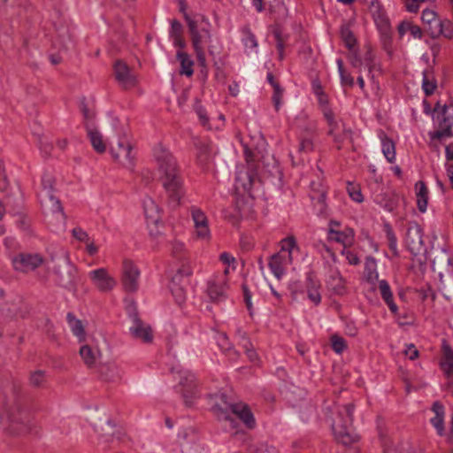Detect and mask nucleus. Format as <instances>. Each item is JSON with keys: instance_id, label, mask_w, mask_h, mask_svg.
<instances>
[{"instance_id": "obj_1", "label": "nucleus", "mask_w": 453, "mask_h": 453, "mask_svg": "<svg viewBox=\"0 0 453 453\" xmlns=\"http://www.w3.org/2000/svg\"><path fill=\"white\" fill-rule=\"evenodd\" d=\"M153 158L169 204L172 207L179 206L185 195V189L176 158L162 144L154 148Z\"/></svg>"}, {"instance_id": "obj_2", "label": "nucleus", "mask_w": 453, "mask_h": 453, "mask_svg": "<svg viewBox=\"0 0 453 453\" xmlns=\"http://www.w3.org/2000/svg\"><path fill=\"white\" fill-rule=\"evenodd\" d=\"M185 19L188 22L192 46L197 61L201 66L206 67L205 48H208L210 54H213V50L210 46L211 41V24L203 16L190 19L185 14Z\"/></svg>"}, {"instance_id": "obj_3", "label": "nucleus", "mask_w": 453, "mask_h": 453, "mask_svg": "<svg viewBox=\"0 0 453 453\" xmlns=\"http://www.w3.org/2000/svg\"><path fill=\"white\" fill-rule=\"evenodd\" d=\"M212 411L219 420L229 422L232 428L235 427L234 416L242 420L247 427L253 428L255 426L254 416L248 406L242 403H230L224 394L217 397Z\"/></svg>"}, {"instance_id": "obj_4", "label": "nucleus", "mask_w": 453, "mask_h": 453, "mask_svg": "<svg viewBox=\"0 0 453 453\" xmlns=\"http://www.w3.org/2000/svg\"><path fill=\"white\" fill-rule=\"evenodd\" d=\"M280 251L269 257L268 266L276 279L280 280L286 273L288 265L292 263L293 255L299 252L296 238L292 235L282 239Z\"/></svg>"}, {"instance_id": "obj_5", "label": "nucleus", "mask_w": 453, "mask_h": 453, "mask_svg": "<svg viewBox=\"0 0 453 453\" xmlns=\"http://www.w3.org/2000/svg\"><path fill=\"white\" fill-rule=\"evenodd\" d=\"M353 406L347 404L338 411L333 421V431L336 440L343 445H350L358 441V435L351 428Z\"/></svg>"}, {"instance_id": "obj_6", "label": "nucleus", "mask_w": 453, "mask_h": 453, "mask_svg": "<svg viewBox=\"0 0 453 453\" xmlns=\"http://www.w3.org/2000/svg\"><path fill=\"white\" fill-rule=\"evenodd\" d=\"M54 280L61 288L74 291L78 282L77 268L71 262L69 253L61 251L58 263L52 268Z\"/></svg>"}, {"instance_id": "obj_7", "label": "nucleus", "mask_w": 453, "mask_h": 453, "mask_svg": "<svg viewBox=\"0 0 453 453\" xmlns=\"http://www.w3.org/2000/svg\"><path fill=\"white\" fill-rule=\"evenodd\" d=\"M140 270L131 260L125 259L122 265L121 283L127 292H135L139 287Z\"/></svg>"}, {"instance_id": "obj_8", "label": "nucleus", "mask_w": 453, "mask_h": 453, "mask_svg": "<svg viewBox=\"0 0 453 453\" xmlns=\"http://www.w3.org/2000/svg\"><path fill=\"white\" fill-rule=\"evenodd\" d=\"M111 154L113 158L127 168H132L135 154L132 145L124 140L119 141L116 146L111 148Z\"/></svg>"}, {"instance_id": "obj_9", "label": "nucleus", "mask_w": 453, "mask_h": 453, "mask_svg": "<svg viewBox=\"0 0 453 453\" xmlns=\"http://www.w3.org/2000/svg\"><path fill=\"white\" fill-rule=\"evenodd\" d=\"M114 75L119 84L125 89L133 88L137 84L135 73L122 60L115 62Z\"/></svg>"}, {"instance_id": "obj_10", "label": "nucleus", "mask_w": 453, "mask_h": 453, "mask_svg": "<svg viewBox=\"0 0 453 453\" xmlns=\"http://www.w3.org/2000/svg\"><path fill=\"white\" fill-rule=\"evenodd\" d=\"M176 372L179 375L180 385L182 387L181 394L184 403L190 407L194 403L193 400L196 397L195 376L186 370H178Z\"/></svg>"}, {"instance_id": "obj_11", "label": "nucleus", "mask_w": 453, "mask_h": 453, "mask_svg": "<svg viewBox=\"0 0 453 453\" xmlns=\"http://www.w3.org/2000/svg\"><path fill=\"white\" fill-rule=\"evenodd\" d=\"M191 217L194 222L196 238L201 241L208 242L211 239V231L205 213L197 207H192Z\"/></svg>"}, {"instance_id": "obj_12", "label": "nucleus", "mask_w": 453, "mask_h": 453, "mask_svg": "<svg viewBox=\"0 0 453 453\" xmlns=\"http://www.w3.org/2000/svg\"><path fill=\"white\" fill-rule=\"evenodd\" d=\"M406 244L409 250L414 255H419L426 250L422 229L418 224L414 223L409 226L406 233Z\"/></svg>"}, {"instance_id": "obj_13", "label": "nucleus", "mask_w": 453, "mask_h": 453, "mask_svg": "<svg viewBox=\"0 0 453 453\" xmlns=\"http://www.w3.org/2000/svg\"><path fill=\"white\" fill-rule=\"evenodd\" d=\"M324 116L329 126V134L334 136L336 142L350 140V130H347L344 124L336 119L331 110H325Z\"/></svg>"}, {"instance_id": "obj_14", "label": "nucleus", "mask_w": 453, "mask_h": 453, "mask_svg": "<svg viewBox=\"0 0 453 453\" xmlns=\"http://www.w3.org/2000/svg\"><path fill=\"white\" fill-rule=\"evenodd\" d=\"M436 120L438 122V130L432 134L433 139H441L444 137H449L453 134L452 127H453V110L450 112L449 108H443L441 112L438 113L436 116Z\"/></svg>"}, {"instance_id": "obj_15", "label": "nucleus", "mask_w": 453, "mask_h": 453, "mask_svg": "<svg viewBox=\"0 0 453 453\" xmlns=\"http://www.w3.org/2000/svg\"><path fill=\"white\" fill-rule=\"evenodd\" d=\"M226 278L217 276L208 281L206 293L211 302L219 303L226 298Z\"/></svg>"}, {"instance_id": "obj_16", "label": "nucleus", "mask_w": 453, "mask_h": 453, "mask_svg": "<svg viewBox=\"0 0 453 453\" xmlns=\"http://www.w3.org/2000/svg\"><path fill=\"white\" fill-rule=\"evenodd\" d=\"M92 283L103 292L111 290L116 286V280L108 273L105 268H98L88 273Z\"/></svg>"}, {"instance_id": "obj_17", "label": "nucleus", "mask_w": 453, "mask_h": 453, "mask_svg": "<svg viewBox=\"0 0 453 453\" xmlns=\"http://www.w3.org/2000/svg\"><path fill=\"white\" fill-rule=\"evenodd\" d=\"M42 263L39 255L19 254L12 258V264L17 271L28 272L35 270Z\"/></svg>"}, {"instance_id": "obj_18", "label": "nucleus", "mask_w": 453, "mask_h": 453, "mask_svg": "<svg viewBox=\"0 0 453 453\" xmlns=\"http://www.w3.org/2000/svg\"><path fill=\"white\" fill-rule=\"evenodd\" d=\"M132 326L130 332L132 335L144 342H151L153 339L152 331L149 325L143 323L135 313L131 315Z\"/></svg>"}, {"instance_id": "obj_19", "label": "nucleus", "mask_w": 453, "mask_h": 453, "mask_svg": "<svg viewBox=\"0 0 453 453\" xmlns=\"http://www.w3.org/2000/svg\"><path fill=\"white\" fill-rule=\"evenodd\" d=\"M41 203L46 211L56 215L57 219H64L65 215L60 201L55 197L50 190H47L46 194L39 195Z\"/></svg>"}, {"instance_id": "obj_20", "label": "nucleus", "mask_w": 453, "mask_h": 453, "mask_svg": "<svg viewBox=\"0 0 453 453\" xmlns=\"http://www.w3.org/2000/svg\"><path fill=\"white\" fill-rule=\"evenodd\" d=\"M80 356L88 367H93L101 357V351L92 342H86L80 348Z\"/></svg>"}, {"instance_id": "obj_21", "label": "nucleus", "mask_w": 453, "mask_h": 453, "mask_svg": "<svg viewBox=\"0 0 453 453\" xmlns=\"http://www.w3.org/2000/svg\"><path fill=\"white\" fill-rule=\"evenodd\" d=\"M180 275H174L172 278L170 283V290L179 304H181L187 296V288L188 285V280L182 279L179 280Z\"/></svg>"}, {"instance_id": "obj_22", "label": "nucleus", "mask_w": 453, "mask_h": 453, "mask_svg": "<svg viewBox=\"0 0 453 453\" xmlns=\"http://www.w3.org/2000/svg\"><path fill=\"white\" fill-rule=\"evenodd\" d=\"M328 239L342 243L344 248L351 246L354 242V231L351 228H345L343 231L330 227Z\"/></svg>"}, {"instance_id": "obj_23", "label": "nucleus", "mask_w": 453, "mask_h": 453, "mask_svg": "<svg viewBox=\"0 0 453 453\" xmlns=\"http://www.w3.org/2000/svg\"><path fill=\"white\" fill-rule=\"evenodd\" d=\"M422 21L428 26L427 29L433 38L440 36L441 29L439 28L440 19L434 11L426 9L422 12Z\"/></svg>"}, {"instance_id": "obj_24", "label": "nucleus", "mask_w": 453, "mask_h": 453, "mask_svg": "<svg viewBox=\"0 0 453 453\" xmlns=\"http://www.w3.org/2000/svg\"><path fill=\"white\" fill-rule=\"evenodd\" d=\"M7 419L8 422L10 423L9 428L11 430V433L15 434H20L27 431V427L26 426L27 418L23 413H20L19 411H18L17 413L12 412L8 414Z\"/></svg>"}, {"instance_id": "obj_25", "label": "nucleus", "mask_w": 453, "mask_h": 453, "mask_svg": "<svg viewBox=\"0 0 453 453\" xmlns=\"http://www.w3.org/2000/svg\"><path fill=\"white\" fill-rule=\"evenodd\" d=\"M256 180L254 173L250 169H242L238 171L235 179V187L237 189L250 191Z\"/></svg>"}, {"instance_id": "obj_26", "label": "nucleus", "mask_w": 453, "mask_h": 453, "mask_svg": "<svg viewBox=\"0 0 453 453\" xmlns=\"http://www.w3.org/2000/svg\"><path fill=\"white\" fill-rule=\"evenodd\" d=\"M444 358L441 363V369L443 370L449 382L448 387H453V350L448 347L443 348Z\"/></svg>"}, {"instance_id": "obj_27", "label": "nucleus", "mask_w": 453, "mask_h": 453, "mask_svg": "<svg viewBox=\"0 0 453 453\" xmlns=\"http://www.w3.org/2000/svg\"><path fill=\"white\" fill-rule=\"evenodd\" d=\"M432 411L434 413V417L431 418V424L436 429L437 434L440 436L444 434V407L439 402H435L433 404Z\"/></svg>"}, {"instance_id": "obj_28", "label": "nucleus", "mask_w": 453, "mask_h": 453, "mask_svg": "<svg viewBox=\"0 0 453 453\" xmlns=\"http://www.w3.org/2000/svg\"><path fill=\"white\" fill-rule=\"evenodd\" d=\"M314 129L313 124H309V127L307 132L302 133L300 136V143L298 146V153L299 154H307L314 150L313 143V134L312 131Z\"/></svg>"}, {"instance_id": "obj_29", "label": "nucleus", "mask_w": 453, "mask_h": 453, "mask_svg": "<svg viewBox=\"0 0 453 453\" xmlns=\"http://www.w3.org/2000/svg\"><path fill=\"white\" fill-rule=\"evenodd\" d=\"M143 209L149 222L157 224L160 220V210L153 199L150 197L144 199Z\"/></svg>"}, {"instance_id": "obj_30", "label": "nucleus", "mask_w": 453, "mask_h": 453, "mask_svg": "<svg viewBox=\"0 0 453 453\" xmlns=\"http://www.w3.org/2000/svg\"><path fill=\"white\" fill-rule=\"evenodd\" d=\"M88 136L93 149L97 153H104L106 150V144L102 134L96 128L87 126Z\"/></svg>"}, {"instance_id": "obj_31", "label": "nucleus", "mask_w": 453, "mask_h": 453, "mask_svg": "<svg viewBox=\"0 0 453 453\" xmlns=\"http://www.w3.org/2000/svg\"><path fill=\"white\" fill-rule=\"evenodd\" d=\"M418 208L425 212L427 207L428 190L423 181H418L415 185Z\"/></svg>"}, {"instance_id": "obj_32", "label": "nucleus", "mask_w": 453, "mask_h": 453, "mask_svg": "<svg viewBox=\"0 0 453 453\" xmlns=\"http://www.w3.org/2000/svg\"><path fill=\"white\" fill-rule=\"evenodd\" d=\"M99 372L107 381H113L120 377V371L114 363L102 364L99 366Z\"/></svg>"}, {"instance_id": "obj_33", "label": "nucleus", "mask_w": 453, "mask_h": 453, "mask_svg": "<svg viewBox=\"0 0 453 453\" xmlns=\"http://www.w3.org/2000/svg\"><path fill=\"white\" fill-rule=\"evenodd\" d=\"M379 289L381 297L388 305L390 311L394 313L397 311V306L393 301V296L388 283L385 280H381L379 282Z\"/></svg>"}, {"instance_id": "obj_34", "label": "nucleus", "mask_w": 453, "mask_h": 453, "mask_svg": "<svg viewBox=\"0 0 453 453\" xmlns=\"http://www.w3.org/2000/svg\"><path fill=\"white\" fill-rule=\"evenodd\" d=\"M213 149L210 144L201 143L198 147L197 161L198 164L204 167L211 163L213 157Z\"/></svg>"}, {"instance_id": "obj_35", "label": "nucleus", "mask_w": 453, "mask_h": 453, "mask_svg": "<svg viewBox=\"0 0 453 453\" xmlns=\"http://www.w3.org/2000/svg\"><path fill=\"white\" fill-rule=\"evenodd\" d=\"M328 284L337 295H342L345 291V280L338 271L332 272Z\"/></svg>"}, {"instance_id": "obj_36", "label": "nucleus", "mask_w": 453, "mask_h": 453, "mask_svg": "<svg viewBox=\"0 0 453 453\" xmlns=\"http://www.w3.org/2000/svg\"><path fill=\"white\" fill-rule=\"evenodd\" d=\"M319 287H320V285L317 280L312 279L311 276L308 277V283H307L308 298L316 305L319 304L321 301Z\"/></svg>"}, {"instance_id": "obj_37", "label": "nucleus", "mask_w": 453, "mask_h": 453, "mask_svg": "<svg viewBox=\"0 0 453 453\" xmlns=\"http://www.w3.org/2000/svg\"><path fill=\"white\" fill-rule=\"evenodd\" d=\"M177 58L180 61V66H181L180 73L185 74L188 77L191 76L194 73V71H193L194 62L190 58V57L185 52L178 51Z\"/></svg>"}, {"instance_id": "obj_38", "label": "nucleus", "mask_w": 453, "mask_h": 453, "mask_svg": "<svg viewBox=\"0 0 453 453\" xmlns=\"http://www.w3.org/2000/svg\"><path fill=\"white\" fill-rule=\"evenodd\" d=\"M67 320L69 326L73 333L81 342L84 340V327L81 320L77 319L73 314H67Z\"/></svg>"}, {"instance_id": "obj_39", "label": "nucleus", "mask_w": 453, "mask_h": 453, "mask_svg": "<svg viewBox=\"0 0 453 453\" xmlns=\"http://www.w3.org/2000/svg\"><path fill=\"white\" fill-rule=\"evenodd\" d=\"M382 152L389 163L395 159V148L393 141L388 137L381 139Z\"/></svg>"}, {"instance_id": "obj_40", "label": "nucleus", "mask_w": 453, "mask_h": 453, "mask_svg": "<svg viewBox=\"0 0 453 453\" xmlns=\"http://www.w3.org/2000/svg\"><path fill=\"white\" fill-rule=\"evenodd\" d=\"M365 273L369 282L373 283L378 280L379 274L376 270V261L373 257H367L365 264Z\"/></svg>"}, {"instance_id": "obj_41", "label": "nucleus", "mask_w": 453, "mask_h": 453, "mask_svg": "<svg viewBox=\"0 0 453 453\" xmlns=\"http://www.w3.org/2000/svg\"><path fill=\"white\" fill-rule=\"evenodd\" d=\"M422 88L426 96L432 95L436 88V84L429 70L423 72Z\"/></svg>"}, {"instance_id": "obj_42", "label": "nucleus", "mask_w": 453, "mask_h": 453, "mask_svg": "<svg viewBox=\"0 0 453 453\" xmlns=\"http://www.w3.org/2000/svg\"><path fill=\"white\" fill-rule=\"evenodd\" d=\"M341 37L345 45L352 50L356 44V38L348 25H342L341 27Z\"/></svg>"}, {"instance_id": "obj_43", "label": "nucleus", "mask_w": 453, "mask_h": 453, "mask_svg": "<svg viewBox=\"0 0 453 453\" xmlns=\"http://www.w3.org/2000/svg\"><path fill=\"white\" fill-rule=\"evenodd\" d=\"M338 71L341 76V82L342 86H348L352 87L354 85V79L353 77L348 73L344 68H343V62L342 59L336 60Z\"/></svg>"}, {"instance_id": "obj_44", "label": "nucleus", "mask_w": 453, "mask_h": 453, "mask_svg": "<svg viewBox=\"0 0 453 453\" xmlns=\"http://www.w3.org/2000/svg\"><path fill=\"white\" fill-rule=\"evenodd\" d=\"M331 344L333 349L338 353L341 354L344 351V349L347 348L346 341L338 335H333L331 337Z\"/></svg>"}, {"instance_id": "obj_45", "label": "nucleus", "mask_w": 453, "mask_h": 453, "mask_svg": "<svg viewBox=\"0 0 453 453\" xmlns=\"http://www.w3.org/2000/svg\"><path fill=\"white\" fill-rule=\"evenodd\" d=\"M439 28L441 29L440 35H443L446 38L453 36V25L449 19H441Z\"/></svg>"}, {"instance_id": "obj_46", "label": "nucleus", "mask_w": 453, "mask_h": 453, "mask_svg": "<svg viewBox=\"0 0 453 453\" xmlns=\"http://www.w3.org/2000/svg\"><path fill=\"white\" fill-rule=\"evenodd\" d=\"M172 253L177 259L180 261H184L187 258L185 253V246L182 242H173L172 247Z\"/></svg>"}, {"instance_id": "obj_47", "label": "nucleus", "mask_w": 453, "mask_h": 453, "mask_svg": "<svg viewBox=\"0 0 453 453\" xmlns=\"http://www.w3.org/2000/svg\"><path fill=\"white\" fill-rule=\"evenodd\" d=\"M182 453H208L205 449L198 443H186L182 447Z\"/></svg>"}, {"instance_id": "obj_48", "label": "nucleus", "mask_w": 453, "mask_h": 453, "mask_svg": "<svg viewBox=\"0 0 453 453\" xmlns=\"http://www.w3.org/2000/svg\"><path fill=\"white\" fill-rule=\"evenodd\" d=\"M273 34H274V36H275V39H276V47H277V50H278V52H279V58L280 59H282L283 58L284 45H285V38L281 35V32L278 28H276L273 31Z\"/></svg>"}, {"instance_id": "obj_49", "label": "nucleus", "mask_w": 453, "mask_h": 453, "mask_svg": "<svg viewBox=\"0 0 453 453\" xmlns=\"http://www.w3.org/2000/svg\"><path fill=\"white\" fill-rule=\"evenodd\" d=\"M54 180L53 177L50 173H45L42 178V190L40 195H45L47 190H50L51 193L53 188Z\"/></svg>"}, {"instance_id": "obj_50", "label": "nucleus", "mask_w": 453, "mask_h": 453, "mask_svg": "<svg viewBox=\"0 0 453 453\" xmlns=\"http://www.w3.org/2000/svg\"><path fill=\"white\" fill-rule=\"evenodd\" d=\"M347 191L349 196L356 202L361 203L363 201V196L357 186L349 183L347 186Z\"/></svg>"}, {"instance_id": "obj_51", "label": "nucleus", "mask_w": 453, "mask_h": 453, "mask_svg": "<svg viewBox=\"0 0 453 453\" xmlns=\"http://www.w3.org/2000/svg\"><path fill=\"white\" fill-rule=\"evenodd\" d=\"M242 347L245 350L246 355L248 356L249 359L251 362L255 363L258 361V356L253 345L249 341H245Z\"/></svg>"}, {"instance_id": "obj_52", "label": "nucleus", "mask_w": 453, "mask_h": 453, "mask_svg": "<svg viewBox=\"0 0 453 453\" xmlns=\"http://www.w3.org/2000/svg\"><path fill=\"white\" fill-rule=\"evenodd\" d=\"M192 267L187 262L184 263L181 267L178 268L177 273L175 275H180L179 280H181L182 279L188 280V277L192 274Z\"/></svg>"}, {"instance_id": "obj_53", "label": "nucleus", "mask_w": 453, "mask_h": 453, "mask_svg": "<svg viewBox=\"0 0 453 453\" xmlns=\"http://www.w3.org/2000/svg\"><path fill=\"white\" fill-rule=\"evenodd\" d=\"M45 380L44 372L42 371H35L31 374L30 382L35 387H40Z\"/></svg>"}, {"instance_id": "obj_54", "label": "nucleus", "mask_w": 453, "mask_h": 453, "mask_svg": "<svg viewBox=\"0 0 453 453\" xmlns=\"http://www.w3.org/2000/svg\"><path fill=\"white\" fill-rule=\"evenodd\" d=\"M282 94H283V92H282V89L280 88V85H274L273 101L276 110H279V108L280 106Z\"/></svg>"}, {"instance_id": "obj_55", "label": "nucleus", "mask_w": 453, "mask_h": 453, "mask_svg": "<svg viewBox=\"0 0 453 453\" xmlns=\"http://www.w3.org/2000/svg\"><path fill=\"white\" fill-rule=\"evenodd\" d=\"M243 42L246 48L256 49L257 47V39L250 31L246 33Z\"/></svg>"}, {"instance_id": "obj_56", "label": "nucleus", "mask_w": 453, "mask_h": 453, "mask_svg": "<svg viewBox=\"0 0 453 453\" xmlns=\"http://www.w3.org/2000/svg\"><path fill=\"white\" fill-rule=\"evenodd\" d=\"M72 233H73V237L76 238L80 242H88L89 241L88 234L85 231H83L81 228H78V227L73 228Z\"/></svg>"}, {"instance_id": "obj_57", "label": "nucleus", "mask_w": 453, "mask_h": 453, "mask_svg": "<svg viewBox=\"0 0 453 453\" xmlns=\"http://www.w3.org/2000/svg\"><path fill=\"white\" fill-rule=\"evenodd\" d=\"M342 254L346 257V259L350 265H356L360 263L358 257L355 253L347 250L346 248H343Z\"/></svg>"}, {"instance_id": "obj_58", "label": "nucleus", "mask_w": 453, "mask_h": 453, "mask_svg": "<svg viewBox=\"0 0 453 453\" xmlns=\"http://www.w3.org/2000/svg\"><path fill=\"white\" fill-rule=\"evenodd\" d=\"M219 260L225 264V265H227L228 267L229 266H232L233 269H234V264H235V258L234 256H232L231 254L227 253V252H223L222 254H220L219 256Z\"/></svg>"}, {"instance_id": "obj_59", "label": "nucleus", "mask_w": 453, "mask_h": 453, "mask_svg": "<svg viewBox=\"0 0 453 453\" xmlns=\"http://www.w3.org/2000/svg\"><path fill=\"white\" fill-rule=\"evenodd\" d=\"M404 355L411 360H415L418 357V350L413 344H410L404 349Z\"/></svg>"}, {"instance_id": "obj_60", "label": "nucleus", "mask_w": 453, "mask_h": 453, "mask_svg": "<svg viewBox=\"0 0 453 453\" xmlns=\"http://www.w3.org/2000/svg\"><path fill=\"white\" fill-rule=\"evenodd\" d=\"M420 3L419 0H406L405 6L410 12H417Z\"/></svg>"}, {"instance_id": "obj_61", "label": "nucleus", "mask_w": 453, "mask_h": 453, "mask_svg": "<svg viewBox=\"0 0 453 453\" xmlns=\"http://www.w3.org/2000/svg\"><path fill=\"white\" fill-rule=\"evenodd\" d=\"M182 26L177 20H173L171 27V35L173 37L181 35Z\"/></svg>"}, {"instance_id": "obj_62", "label": "nucleus", "mask_w": 453, "mask_h": 453, "mask_svg": "<svg viewBox=\"0 0 453 453\" xmlns=\"http://www.w3.org/2000/svg\"><path fill=\"white\" fill-rule=\"evenodd\" d=\"M409 33L414 37L420 39L422 37V31L420 27L417 25L411 23V27H409Z\"/></svg>"}, {"instance_id": "obj_63", "label": "nucleus", "mask_w": 453, "mask_h": 453, "mask_svg": "<svg viewBox=\"0 0 453 453\" xmlns=\"http://www.w3.org/2000/svg\"><path fill=\"white\" fill-rule=\"evenodd\" d=\"M196 111L202 122L203 125H206L208 122V118L206 116L205 111L200 105L196 106Z\"/></svg>"}, {"instance_id": "obj_64", "label": "nucleus", "mask_w": 453, "mask_h": 453, "mask_svg": "<svg viewBox=\"0 0 453 453\" xmlns=\"http://www.w3.org/2000/svg\"><path fill=\"white\" fill-rule=\"evenodd\" d=\"M411 23L408 21H403L400 23L398 26V33L401 36L404 35L406 33H409V27H411Z\"/></svg>"}]
</instances>
